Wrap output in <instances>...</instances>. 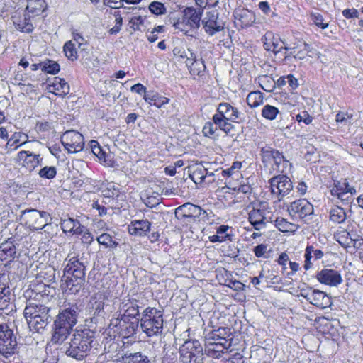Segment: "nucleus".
I'll return each instance as SVG.
<instances>
[{
	"label": "nucleus",
	"mask_w": 363,
	"mask_h": 363,
	"mask_svg": "<svg viewBox=\"0 0 363 363\" xmlns=\"http://www.w3.org/2000/svg\"><path fill=\"white\" fill-rule=\"evenodd\" d=\"M271 194L279 201L283 200L293 190V184L290 178L286 175H277L269 181Z\"/></svg>",
	"instance_id": "obj_13"
},
{
	"label": "nucleus",
	"mask_w": 363,
	"mask_h": 363,
	"mask_svg": "<svg viewBox=\"0 0 363 363\" xmlns=\"http://www.w3.org/2000/svg\"><path fill=\"white\" fill-rule=\"evenodd\" d=\"M201 16V9L187 7L182 14L172 13L169 17V21L175 30L187 33L200 26Z\"/></svg>",
	"instance_id": "obj_6"
},
{
	"label": "nucleus",
	"mask_w": 363,
	"mask_h": 363,
	"mask_svg": "<svg viewBox=\"0 0 363 363\" xmlns=\"http://www.w3.org/2000/svg\"><path fill=\"white\" fill-rule=\"evenodd\" d=\"M289 48L285 57L293 55L296 59L303 60L310 52V46L305 42H300L296 46L289 47Z\"/></svg>",
	"instance_id": "obj_37"
},
{
	"label": "nucleus",
	"mask_w": 363,
	"mask_h": 363,
	"mask_svg": "<svg viewBox=\"0 0 363 363\" xmlns=\"http://www.w3.org/2000/svg\"><path fill=\"white\" fill-rule=\"evenodd\" d=\"M42 308H48L42 304H37L35 302L30 301L27 303L23 312L26 320H28V318L31 319L34 318L35 316L40 315V310L41 311Z\"/></svg>",
	"instance_id": "obj_43"
},
{
	"label": "nucleus",
	"mask_w": 363,
	"mask_h": 363,
	"mask_svg": "<svg viewBox=\"0 0 363 363\" xmlns=\"http://www.w3.org/2000/svg\"><path fill=\"white\" fill-rule=\"evenodd\" d=\"M94 332L89 328H77L65 350L67 356L78 360L85 357L91 348Z\"/></svg>",
	"instance_id": "obj_1"
},
{
	"label": "nucleus",
	"mask_w": 363,
	"mask_h": 363,
	"mask_svg": "<svg viewBox=\"0 0 363 363\" xmlns=\"http://www.w3.org/2000/svg\"><path fill=\"white\" fill-rule=\"evenodd\" d=\"M179 355L182 363H203V346L197 340H186L179 347Z\"/></svg>",
	"instance_id": "obj_10"
},
{
	"label": "nucleus",
	"mask_w": 363,
	"mask_h": 363,
	"mask_svg": "<svg viewBox=\"0 0 363 363\" xmlns=\"http://www.w3.org/2000/svg\"><path fill=\"white\" fill-rule=\"evenodd\" d=\"M16 254L14 245L9 241L3 242L0 245V259H7L11 258Z\"/></svg>",
	"instance_id": "obj_46"
},
{
	"label": "nucleus",
	"mask_w": 363,
	"mask_h": 363,
	"mask_svg": "<svg viewBox=\"0 0 363 363\" xmlns=\"http://www.w3.org/2000/svg\"><path fill=\"white\" fill-rule=\"evenodd\" d=\"M263 94L262 92L252 91L247 96V103L251 108H256L263 103Z\"/></svg>",
	"instance_id": "obj_51"
},
{
	"label": "nucleus",
	"mask_w": 363,
	"mask_h": 363,
	"mask_svg": "<svg viewBox=\"0 0 363 363\" xmlns=\"http://www.w3.org/2000/svg\"><path fill=\"white\" fill-rule=\"evenodd\" d=\"M10 289L6 284L0 281V310L8 307L11 300Z\"/></svg>",
	"instance_id": "obj_44"
},
{
	"label": "nucleus",
	"mask_w": 363,
	"mask_h": 363,
	"mask_svg": "<svg viewBox=\"0 0 363 363\" xmlns=\"http://www.w3.org/2000/svg\"><path fill=\"white\" fill-rule=\"evenodd\" d=\"M190 177L195 184H211L214 181L215 173L208 172L201 164L192 166L190 169Z\"/></svg>",
	"instance_id": "obj_20"
},
{
	"label": "nucleus",
	"mask_w": 363,
	"mask_h": 363,
	"mask_svg": "<svg viewBox=\"0 0 363 363\" xmlns=\"http://www.w3.org/2000/svg\"><path fill=\"white\" fill-rule=\"evenodd\" d=\"M352 115L347 113L339 112L336 114L335 121L337 123L349 125L352 123Z\"/></svg>",
	"instance_id": "obj_59"
},
{
	"label": "nucleus",
	"mask_w": 363,
	"mask_h": 363,
	"mask_svg": "<svg viewBox=\"0 0 363 363\" xmlns=\"http://www.w3.org/2000/svg\"><path fill=\"white\" fill-rule=\"evenodd\" d=\"M295 119L298 123L303 122L306 125H309L313 121V117L306 111H303L296 114Z\"/></svg>",
	"instance_id": "obj_62"
},
{
	"label": "nucleus",
	"mask_w": 363,
	"mask_h": 363,
	"mask_svg": "<svg viewBox=\"0 0 363 363\" xmlns=\"http://www.w3.org/2000/svg\"><path fill=\"white\" fill-rule=\"evenodd\" d=\"M16 345L13 330L6 324H0V354L6 357L14 354Z\"/></svg>",
	"instance_id": "obj_16"
},
{
	"label": "nucleus",
	"mask_w": 363,
	"mask_h": 363,
	"mask_svg": "<svg viewBox=\"0 0 363 363\" xmlns=\"http://www.w3.org/2000/svg\"><path fill=\"white\" fill-rule=\"evenodd\" d=\"M77 318L78 312L76 306H72L60 311L54 323L52 341L55 343L63 342L76 325Z\"/></svg>",
	"instance_id": "obj_4"
},
{
	"label": "nucleus",
	"mask_w": 363,
	"mask_h": 363,
	"mask_svg": "<svg viewBox=\"0 0 363 363\" xmlns=\"http://www.w3.org/2000/svg\"><path fill=\"white\" fill-rule=\"evenodd\" d=\"M84 278V266L73 257L69 259L64 269L61 287L66 292L76 294L82 289Z\"/></svg>",
	"instance_id": "obj_2"
},
{
	"label": "nucleus",
	"mask_w": 363,
	"mask_h": 363,
	"mask_svg": "<svg viewBox=\"0 0 363 363\" xmlns=\"http://www.w3.org/2000/svg\"><path fill=\"white\" fill-rule=\"evenodd\" d=\"M188 52H189V57H188V61H185V63L189 72L194 76L202 75L206 69L203 60L201 58L198 59L195 53L191 50L188 49Z\"/></svg>",
	"instance_id": "obj_25"
},
{
	"label": "nucleus",
	"mask_w": 363,
	"mask_h": 363,
	"mask_svg": "<svg viewBox=\"0 0 363 363\" xmlns=\"http://www.w3.org/2000/svg\"><path fill=\"white\" fill-rule=\"evenodd\" d=\"M40 315L34 318H28L27 323L30 330L40 332L47 325L49 308H42L40 310Z\"/></svg>",
	"instance_id": "obj_29"
},
{
	"label": "nucleus",
	"mask_w": 363,
	"mask_h": 363,
	"mask_svg": "<svg viewBox=\"0 0 363 363\" xmlns=\"http://www.w3.org/2000/svg\"><path fill=\"white\" fill-rule=\"evenodd\" d=\"M260 156L265 167L272 173H287L290 171L291 164L277 150L266 145L261 148Z\"/></svg>",
	"instance_id": "obj_7"
},
{
	"label": "nucleus",
	"mask_w": 363,
	"mask_h": 363,
	"mask_svg": "<svg viewBox=\"0 0 363 363\" xmlns=\"http://www.w3.org/2000/svg\"><path fill=\"white\" fill-rule=\"evenodd\" d=\"M184 211V216L201 218V219H206L208 216L206 211L203 210L200 206L191 203H186L182 206Z\"/></svg>",
	"instance_id": "obj_39"
},
{
	"label": "nucleus",
	"mask_w": 363,
	"mask_h": 363,
	"mask_svg": "<svg viewBox=\"0 0 363 363\" xmlns=\"http://www.w3.org/2000/svg\"><path fill=\"white\" fill-rule=\"evenodd\" d=\"M99 245L104 246L105 248H115L118 246V243L114 240L112 236L106 233L101 234L96 238Z\"/></svg>",
	"instance_id": "obj_49"
},
{
	"label": "nucleus",
	"mask_w": 363,
	"mask_h": 363,
	"mask_svg": "<svg viewBox=\"0 0 363 363\" xmlns=\"http://www.w3.org/2000/svg\"><path fill=\"white\" fill-rule=\"evenodd\" d=\"M330 219L334 223H342L346 219V213L342 208L335 206L330 210Z\"/></svg>",
	"instance_id": "obj_50"
},
{
	"label": "nucleus",
	"mask_w": 363,
	"mask_h": 363,
	"mask_svg": "<svg viewBox=\"0 0 363 363\" xmlns=\"http://www.w3.org/2000/svg\"><path fill=\"white\" fill-rule=\"evenodd\" d=\"M42 69L49 74H56L60 71V65L54 61L45 62Z\"/></svg>",
	"instance_id": "obj_61"
},
{
	"label": "nucleus",
	"mask_w": 363,
	"mask_h": 363,
	"mask_svg": "<svg viewBox=\"0 0 363 363\" xmlns=\"http://www.w3.org/2000/svg\"><path fill=\"white\" fill-rule=\"evenodd\" d=\"M276 227L284 233H295L298 230V225L287 221L283 218H277L275 220Z\"/></svg>",
	"instance_id": "obj_45"
},
{
	"label": "nucleus",
	"mask_w": 363,
	"mask_h": 363,
	"mask_svg": "<svg viewBox=\"0 0 363 363\" xmlns=\"http://www.w3.org/2000/svg\"><path fill=\"white\" fill-rule=\"evenodd\" d=\"M145 101L150 106H155L157 108H161L169 102L168 98L155 91H149L147 96H145Z\"/></svg>",
	"instance_id": "obj_41"
},
{
	"label": "nucleus",
	"mask_w": 363,
	"mask_h": 363,
	"mask_svg": "<svg viewBox=\"0 0 363 363\" xmlns=\"http://www.w3.org/2000/svg\"><path fill=\"white\" fill-rule=\"evenodd\" d=\"M279 114V108L269 104L264 106L261 113L262 116L268 121L275 120Z\"/></svg>",
	"instance_id": "obj_48"
},
{
	"label": "nucleus",
	"mask_w": 363,
	"mask_h": 363,
	"mask_svg": "<svg viewBox=\"0 0 363 363\" xmlns=\"http://www.w3.org/2000/svg\"><path fill=\"white\" fill-rule=\"evenodd\" d=\"M242 167L241 162H235L233 164L231 167L228 168L227 169L221 170L220 173L223 176L230 177L235 174V171H238Z\"/></svg>",
	"instance_id": "obj_63"
},
{
	"label": "nucleus",
	"mask_w": 363,
	"mask_h": 363,
	"mask_svg": "<svg viewBox=\"0 0 363 363\" xmlns=\"http://www.w3.org/2000/svg\"><path fill=\"white\" fill-rule=\"evenodd\" d=\"M269 215L268 203L259 202L253 205L248 213V219L255 230H260L266 227L267 223L271 222Z\"/></svg>",
	"instance_id": "obj_12"
},
{
	"label": "nucleus",
	"mask_w": 363,
	"mask_h": 363,
	"mask_svg": "<svg viewBox=\"0 0 363 363\" xmlns=\"http://www.w3.org/2000/svg\"><path fill=\"white\" fill-rule=\"evenodd\" d=\"M28 142V135L21 132H15L8 140L6 148L9 150H16L19 147Z\"/></svg>",
	"instance_id": "obj_36"
},
{
	"label": "nucleus",
	"mask_w": 363,
	"mask_h": 363,
	"mask_svg": "<svg viewBox=\"0 0 363 363\" xmlns=\"http://www.w3.org/2000/svg\"><path fill=\"white\" fill-rule=\"evenodd\" d=\"M290 215L303 218L313 212V205L306 199H298L291 203L288 208Z\"/></svg>",
	"instance_id": "obj_19"
},
{
	"label": "nucleus",
	"mask_w": 363,
	"mask_h": 363,
	"mask_svg": "<svg viewBox=\"0 0 363 363\" xmlns=\"http://www.w3.org/2000/svg\"><path fill=\"white\" fill-rule=\"evenodd\" d=\"M330 192L333 196H337L342 202L349 203L352 200L353 194H356V189L350 186L347 180L335 181Z\"/></svg>",
	"instance_id": "obj_18"
},
{
	"label": "nucleus",
	"mask_w": 363,
	"mask_h": 363,
	"mask_svg": "<svg viewBox=\"0 0 363 363\" xmlns=\"http://www.w3.org/2000/svg\"><path fill=\"white\" fill-rule=\"evenodd\" d=\"M324 253L319 249H315L313 245H308L304 252V269L309 270L313 266L312 259L319 260L323 258Z\"/></svg>",
	"instance_id": "obj_31"
},
{
	"label": "nucleus",
	"mask_w": 363,
	"mask_h": 363,
	"mask_svg": "<svg viewBox=\"0 0 363 363\" xmlns=\"http://www.w3.org/2000/svg\"><path fill=\"white\" fill-rule=\"evenodd\" d=\"M36 130L43 138L48 137L55 132L53 123L45 121L38 122Z\"/></svg>",
	"instance_id": "obj_47"
},
{
	"label": "nucleus",
	"mask_w": 363,
	"mask_h": 363,
	"mask_svg": "<svg viewBox=\"0 0 363 363\" xmlns=\"http://www.w3.org/2000/svg\"><path fill=\"white\" fill-rule=\"evenodd\" d=\"M128 232L132 235L144 236L150 229V223L147 220H133L128 225Z\"/></svg>",
	"instance_id": "obj_33"
},
{
	"label": "nucleus",
	"mask_w": 363,
	"mask_h": 363,
	"mask_svg": "<svg viewBox=\"0 0 363 363\" xmlns=\"http://www.w3.org/2000/svg\"><path fill=\"white\" fill-rule=\"evenodd\" d=\"M48 218L49 214L45 211L29 209L21 211L20 220L31 230H40L48 224Z\"/></svg>",
	"instance_id": "obj_11"
},
{
	"label": "nucleus",
	"mask_w": 363,
	"mask_h": 363,
	"mask_svg": "<svg viewBox=\"0 0 363 363\" xmlns=\"http://www.w3.org/2000/svg\"><path fill=\"white\" fill-rule=\"evenodd\" d=\"M311 21L321 29H325L328 27V23L325 21L322 14L318 12H313L310 15Z\"/></svg>",
	"instance_id": "obj_54"
},
{
	"label": "nucleus",
	"mask_w": 363,
	"mask_h": 363,
	"mask_svg": "<svg viewBox=\"0 0 363 363\" xmlns=\"http://www.w3.org/2000/svg\"><path fill=\"white\" fill-rule=\"evenodd\" d=\"M232 346L230 330L220 328L208 334L205 345V354L212 358H220Z\"/></svg>",
	"instance_id": "obj_3"
},
{
	"label": "nucleus",
	"mask_w": 363,
	"mask_h": 363,
	"mask_svg": "<svg viewBox=\"0 0 363 363\" xmlns=\"http://www.w3.org/2000/svg\"><path fill=\"white\" fill-rule=\"evenodd\" d=\"M39 176L43 179H52L57 174V169L55 167L45 166L39 172Z\"/></svg>",
	"instance_id": "obj_57"
},
{
	"label": "nucleus",
	"mask_w": 363,
	"mask_h": 363,
	"mask_svg": "<svg viewBox=\"0 0 363 363\" xmlns=\"http://www.w3.org/2000/svg\"><path fill=\"white\" fill-rule=\"evenodd\" d=\"M48 4L45 0H28L26 12L33 20L40 16L47 9Z\"/></svg>",
	"instance_id": "obj_28"
},
{
	"label": "nucleus",
	"mask_w": 363,
	"mask_h": 363,
	"mask_svg": "<svg viewBox=\"0 0 363 363\" xmlns=\"http://www.w3.org/2000/svg\"><path fill=\"white\" fill-rule=\"evenodd\" d=\"M149 9L152 13L159 16L165 13L166 8L164 5L159 1H153L149 5Z\"/></svg>",
	"instance_id": "obj_58"
},
{
	"label": "nucleus",
	"mask_w": 363,
	"mask_h": 363,
	"mask_svg": "<svg viewBox=\"0 0 363 363\" xmlns=\"http://www.w3.org/2000/svg\"><path fill=\"white\" fill-rule=\"evenodd\" d=\"M140 328L147 337L161 335L163 330V314L156 308L148 307L142 313Z\"/></svg>",
	"instance_id": "obj_8"
},
{
	"label": "nucleus",
	"mask_w": 363,
	"mask_h": 363,
	"mask_svg": "<svg viewBox=\"0 0 363 363\" xmlns=\"http://www.w3.org/2000/svg\"><path fill=\"white\" fill-rule=\"evenodd\" d=\"M61 228L64 233H70L73 235H80L84 231V226L73 218L64 219L61 223Z\"/></svg>",
	"instance_id": "obj_35"
},
{
	"label": "nucleus",
	"mask_w": 363,
	"mask_h": 363,
	"mask_svg": "<svg viewBox=\"0 0 363 363\" xmlns=\"http://www.w3.org/2000/svg\"><path fill=\"white\" fill-rule=\"evenodd\" d=\"M90 147L93 154L98 157L101 163L108 167L114 166L115 162L113 160L112 155L110 154L106 155L97 141L91 140L90 142Z\"/></svg>",
	"instance_id": "obj_32"
},
{
	"label": "nucleus",
	"mask_w": 363,
	"mask_h": 363,
	"mask_svg": "<svg viewBox=\"0 0 363 363\" xmlns=\"http://www.w3.org/2000/svg\"><path fill=\"white\" fill-rule=\"evenodd\" d=\"M241 116L242 113L237 108L228 103H221L213 116V121L220 130L228 133L234 129L233 123H239L241 121Z\"/></svg>",
	"instance_id": "obj_5"
},
{
	"label": "nucleus",
	"mask_w": 363,
	"mask_h": 363,
	"mask_svg": "<svg viewBox=\"0 0 363 363\" xmlns=\"http://www.w3.org/2000/svg\"><path fill=\"white\" fill-rule=\"evenodd\" d=\"M72 39L71 40H72L75 43V45L77 44L78 48L81 50H84L85 46L86 45V40H85L82 34L79 33L77 30H74L72 32Z\"/></svg>",
	"instance_id": "obj_56"
},
{
	"label": "nucleus",
	"mask_w": 363,
	"mask_h": 363,
	"mask_svg": "<svg viewBox=\"0 0 363 363\" xmlns=\"http://www.w3.org/2000/svg\"><path fill=\"white\" fill-rule=\"evenodd\" d=\"M216 234L225 238V242L231 241L233 240V237L234 236L231 228L225 225L218 226L216 228Z\"/></svg>",
	"instance_id": "obj_55"
},
{
	"label": "nucleus",
	"mask_w": 363,
	"mask_h": 363,
	"mask_svg": "<svg viewBox=\"0 0 363 363\" xmlns=\"http://www.w3.org/2000/svg\"><path fill=\"white\" fill-rule=\"evenodd\" d=\"M300 296L317 308L323 309L332 304L330 297L324 291L311 287L301 289Z\"/></svg>",
	"instance_id": "obj_14"
},
{
	"label": "nucleus",
	"mask_w": 363,
	"mask_h": 363,
	"mask_svg": "<svg viewBox=\"0 0 363 363\" xmlns=\"http://www.w3.org/2000/svg\"><path fill=\"white\" fill-rule=\"evenodd\" d=\"M116 317L130 320L139 315V307L137 302L130 298L116 300L113 302Z\"/></svg>",
	"instance_id": "obj_15"
},
{
	"label": "nucleus",
	"mask_w": 363,
	"mask_h": 363,
	"mask_svg": "<svg viewBox=\"0 0 363 363\" xmlns=\"http://www.w3.org/2000/svg\"><path fill=\"white\" fill-rule=\"evenodd\" d=\"M106 296L104 294L99 292L92 296L88 304V309L93 315H100L104 309V301Z\"/></svg>",
	"instance_id": "obj_30"
},
{
	"label": "nucleus",
	"mask_w": 363,
	"mask_h": 363,
	"mask_svg": "<svg viewBox=\"0 0 363 363\" xmlns=\"http://www.w3.org/2000/svg\"><path fill=\"white\" fill-rule=\"evenodd\" d=\"M18 159L23 161V165L30 171L33 170L40 164L42 158L40 155L33 154L29 151H21L18 153Z\"/></svg>",
	"instance_id": "obj_27"
},
{
	"label": "nucleus",
	"mask_w": 363,
	"mask_h": 363,
	"mask_svg": "<svg viewBox=\"0 0 363 363\" xmlns=\"http://www.w3.org/2000/svg\"><path fill=\"white\" fill-rule=\"evenodd\" d=\"M202 23L205 31L211 35L222 30L224 28V23L218 19V13L216 11L208 12Z\"/></svg>",
	"instance_id": "obj_22"
},
{
	"label": "nucleus",
	"mask_w": 363,
	"mask_h": 363,
	"mask_svg": "<svg viewBox=\"0 0 363 363\" xmlns=\"http://www.w3.org/2000/svg\"><path fill=\"white\" fill-rule=\"evenodd\" d=\"M113 363H149L148 357L141 352H135L123 356Z\"/></svg>",
	"instance_id": "obj_42"
},
{
	"label": "nucleus",
	"mask_w": 363,
	"mask_h": 363,
	"mask_svg": "<svg viewBox=\"0 0 363 363\" xmlns=\"http://www.w3.org/2000/svg\"><path fill=\"white\" fill-rule=\"evenodd\" d=\"M11 18L17 30L25 33H30L33 31L34 28L33 20L30 16H28L27 12L21 13L16 11Z\"/></svg>",
	"instance_id": "obj_24"
},
{
	"label": "nucleus",
	"mask_w": 363,
	"mask_h": 363,
	"mask_svg": "<svg viewBox=\"0 0 363 363\" xmlns=\"http://www.w3.org/2000/svg\"><path fill=\"white\" fill-rule=\"evenodd\" d=\"M104 5L114 9L127 8L123 6V0H104Z\"/></svg>",
	"instance_id": "obj_64"
},
{
	"label": "nucleus",
	"mask_w": 363,
	"mask_h": 363,
	"mask_svg": "<svg viewBox=\"0 0 363 363\" xmlns=\"http://www.w3.org/2000/svg\"><path fill=\"white\" fill-rule=\"evenodd\" d=\"M234 18L235 23L238 27L244 28L254 22L255 15L248 9L238 8L234 11Z\"/></svg>",
	"instance_id": "obj_26"
},
{
	"label": "nucleus",
	"mask_w": 363,
	"mask_h": 363,
	"mask_svg": "<svg viewBox=\"0 0 363 363\" xmlns=\"http://www.w3.org/2000/svg\"><path fill=\"white\" fill-rule=\"evenodd\" d=\"M36 279L39 282H44L43 286H48L55 279V269L52 266L45 267L43 270L37 274Z\"/></svg>",
	"instance_id": "obj_38"
},
{
	"label": "nucleus",
	"mask_w": 363,
	"mask_h": 363,
	"mask_svg": "<svg viewBox=\"0 0 363 363\" xmlns=\"http://www.w3.org/2000/svg\"><path fill=\"white\" fill-rule=\"evenodd\" d=\"M216 124L214 122H206L203 125L202 132L206 137L213 138L215 137V133L216 130V127H215Z\"/></svg>",
	"instance_id": "obj_60"
},
{
	"label": "nucleus",
	"mask_w": 363,
	"mask_h": 363,
	"mask_svg": "<svg viewBox=\"0 0 363 363\" xmlns=\"http://www.w3.org/2000/svg\"><path fill=\"white\" fill-rule=\"evenodd\" d=\"M318 281L330 286H337L342 282L340 272L332 269H323L316 274Z\"/></svg>",
	"instance_id": "obj_21"
},
{
	"label": "nucleus",
	"mask_w": 363,
	"mask_h": 363,
	"mask_svg": "<svg viewBox=\"0 0 363 363\" xmlns=\"http://www.w3.org/2000/svg\"><path fill=\"white\" fill-rule=\"evenodd\" d=\"M61 142L69 153H77L82 151L84 146L83 135L76 130H68L61 137Z\"/></svg>",
	"instance_id": "obj_17"
},
{
	"label": "nucleus",
	"mask_w": 363,
	"mask_h": 363,
	"mask_svg": "<svg viewBox=\"0 0 363 363\" xmlns=\"http://www.w3.org/2000/svg\"><path fill=\"white\" fill-rule=\"evenodd\" d=\"M336 240L343 246H349L351 244L354 247H359L362 244V240L354 238L352 235L345 230H342L337 233L335 235Z\"/></svg>",
	"instance_id": "obj_40"
},
{
	"label": "nucleus",
	"mask_w": 363,
	"mask_h": 363,
	"mask_svg": "<svg viewBox=\"0 0 363 363\" xmlns=\"http://www.w3.org/2000/svg\"><path fill=\"white\" fill-rule=\"evenodd\" d=\"M145 16L134 15L129 20V25L134 31L141 30L144 27Z\"/></svg>",
	"instance_id": "obj_53"
},
{
	"label": "nucleus",
	"mask_w": 363,
	"mask_h": 363,
	"mask_svg": "<svg viewBox=\"0 0 363 363\" xmlns=\"http://www.w3.org/2000/svg\"><path fill=\"white\" fill-rule=\"evenodd\" d=\"M75 45V43L72 40H69L65 43L63 47L66 57L72 61L77 58V51Z\"/></svg>",
	"instance_id": "obj_52"
},
{
	"label": "nucleus",
	"mask_w": 363,
	"mask_h": 363,
	"mask_svg": "<svg viewBox=\"0 0 363 363\" xmlns=\"http://www.w3.org/2000/svg\"><path fill=\"white\" fill-rule=\"evenodd\" d=\"M138 326V320L131 321V320L114 317L111 320L104 335L108 336L111 339H115L117 337L128 338L135 334Z\"/></svg>",
	"instance_id": "obj_9"
},
{
	"label": "nucleus",
	"mask_w": 363,
	"mask_h": 363,
	"mask_svg": "<svg viewBox=\"0 0 363 363\" xmlns=\"http://www.w3.org/2000/svg\"><path fill=\"white\" fill-rule=\"evenodd\" d=\"M264 47L266 50L274 54L280 52L283 49L286 52L289 49L278 35L271 32H267L264 36Z\"/></svg>",
	"instance_id": "obj_23"
},
{
	"label": "nucleus",
	"mask_w": 363,
	"mask_h": 363,
	"mask_svg": "<svg viewBox=\"0 0 363 363\" xmlns=\"http://www.w3.org/2000/svg\"><path fill=\"white\" fill-rule=\"evenodd\" d=\"M49 91L60 96H64L69 92V86L64 79L55 77L49 84Z\"/></svg>",
	"instance_id": "obj_34"
}]
</instances>
